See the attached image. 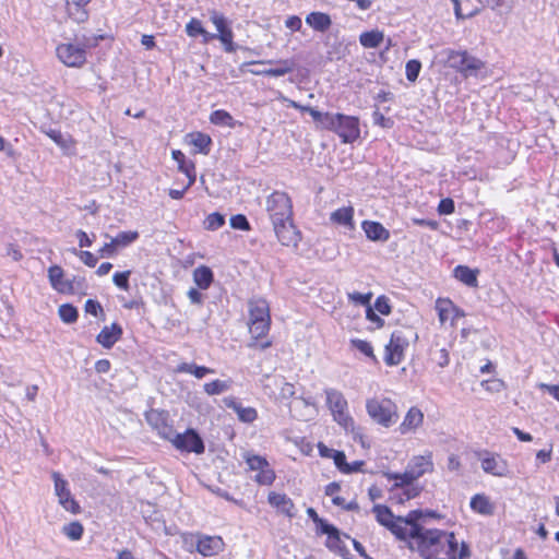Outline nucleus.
<instances>
[{
    "label": "nucleus",
    "mask_w": 559,
    "mask_h": 559,
    "mask_svg": "<svg viewBox=\"0 0 559 559\" xmlns=\"http://www.w3.org/2000/svg\"><path fill=\"white\" fill-rule=\"evenodd\" d=\"M407 546L421 559H468L471 557L468 545L465 542L459 544L454 532L439 528H426L414 538H409Z\"/></svg>",
    "instance_id": "obj_1"
},
{
    "label": "nucleus",
    "mask_w": 559,
    "mask_h": 559,
    "mask_svg": "<svg viewBox=\"0 0 559 559\" xmlns=\"http://www.w3.org/2000/svg\"><path fill=\"white\" fill-rule=\"evenodd\" d=\"M272 318L269 301L263 297H252L248 300V329L250 341L248 347L265 350L273 344L269 337Z\"/></svg>",
    "instance_id": "obj_2"
},
{
    "label": "nucleus",
    "mask_w": 559,
    "mask_h": 559,
    "mask_svg": "<svg viewBox=\"0 0 559 559\" xmlns=\"http://www.w3.org/2000/svg\"><path fill=\"white\" fill-rule=\"evenodd\" d=\"M325 404L331 412L333 420L337 423L346 433L350 435L354 441L366 447L367 436L364 429L356 425L354 418L348 413V403L344 394L336 389H325Z\"/></svg>",
    "instance_id": "obj_3"
},
{
    "label": "nucleus",
    "mask_w": 559,
    "mask_h": 559,
    "mask_svg": "<svg viewBox=\"0 0 559 559\" xmlns=\"http://www.w3.org/2000/svg\"><path fill=\"white\" fill-rule=\"evenodd\" d=\"M102 38V36L95 37L93 43L90 39H84L81 44L60 43L56 47V56L66 67L80 69L87 61V49L95 47Z\"/></svg>",
    "instance_id": "obj_4"
},
{
    "label": "nucleus",
    "mask_w": 559,
    "mask_h": 559,
    "mask_svg": "<svg viewBox=\"0 0 559 559\" xmlns=\"http://www.w3.org/2000/svg\"><path fill=\"white\" fill-rule=\"evenodd\" d=\"M369 417L378 425L389 428L399 419L396 403L390 397H372L366 402Z\"/></svg>",
    "instance_id": "obj_5"
},
{
    "label": "nucleus",
    "mask_w": 559,
    "mask_h": 559,
    "mask_svg": "<svg viewBox=\"0 0 559 559\" xmlns=\"http://www.w3.org/2000/svg\"><path fill=\"white\" fill-rule=\"evenodd\" d=\"M384 476L393 481L389 489L390 500L392 503L403 504L418 497L421 492V487L416 484V480L404 477L402 473H384Z\"/></svg>",
    "instance_id": "obj_6"
},
{
    "label": "nucleus",
    "mask_w": 559,
    "mask_h": 559,
    "mask_svg": "<svg viewBox=\"0 0 559 559\" xmlns=\"http://www.w3.org/2000/svg\"><path fill=\"white\" fill-rule=\"evenodd\" d=\"M265 212L270 223L295 217L292 197L281 190H274L265 198Z\"/></svg>",
    "instance_id": "obj_7"
},
{
    "label": "nucleus",
    "mask_w": 559,
    "mask_h": 559,
    "mask_svg": "<svg viewBox=\"0 0 559 559\" xmlns=\"http://www.w3.org/2000/svg\"><path fill=\"white\" fill-rule=\"evenodd\" d=\"M47 277L51 288L61 295H74L78 288H82V294H85V278L73 276V278H66V272L62 266L58 264L50 265L47 270Z\"/></svg>",
    "instance_id": "obj_8"
},
{
    "label": "nucleus",
    "mask_w": 559,
    "mask_h": 559,
    "mask_svg": "<svg viewBox=\"0 0 559 559\" xmlns=\"http://www.w3.org/2000/svg\"><path fill=\"white\" fill-rule=\"evenodd\" d=\"M409 347V340L404 331L395 330L391 333L389 342L384 345L383 361L388 367L401 365Z\"/></svg>",
    "instance_id": "obj_9"
},
{
    "label": "nucleus",
    "mask_w": 559,
    "mask_h": 559,
    "mask_svg": "<svg viewBox=\"0 0 559 559\" xmlns=\"http://www.w3.org/2000/svg\"><path fill=\"white\" fill-rule=\"evenodd\" d=\"M447 59L450 68L461 73L464 78L477 75L485 68V62L472 56L467 50H449Z\"/></svg>",
    "instance_id": "obj_10"
},
{
    "label": "nucleus",
    "mask_w": 559,
    "mask_h": 559,
    "mask_svg": "<svg viewBox=\"0 0 559 559\" xmlns=\"http://www.w3.org/2000/svg\"><path fill=\"white\" fill-rule=\"evenodd\" d=\"M475 455L480 462V467L485 474L503 478L511 473L509 462L497 452L489 450H478Z\"/></svg>",
    "instance_id": "obj_11"
},
{
    "label": "nucleus",
    "mask_w": 559,
    "mask_h": 559,
    "mask_svg": "<svg viewBox=\"0 0 559 559\" xmlns=\"http://www.w3.org/2000/svg\"><path fill=\"white\" fill-rule=\"evenodd\" d=\"M243 460L248 465L249 471L257 472L254 481L260 486H271L275 478V471L271 467L269 461L261 455L247 452L243 454Z\"/></svg>",
    "instance_id": "obj_12"
},
{
    "label": "nucleus",
    "mask_w": 559,
    "mask_h": 559,
    "mask_svg": "<svg viewBox=\"0 0 559 559\" xmlns=\"http://www.w3.org/2000/svg\"><path fill=\"white\" fill-rule=\"evenodd\" d=\"M280 99H282L283 102H286L287 105L292 108H295L301 112H308L311 116V118L313 119V121L316 122L317 128L324 130V131H330V132L334 131L335 124L340 118L341 112H336V114L329 112V111L322 112V111H320L316 108H312L310 106L301 105V104H299L293 99H289L283 95H281Z\"/></svg>",
    "instance_id": "obj_13"
},
{
    "label": "nucleus",
    "mask_w": 559,
    "mask_h": 559,
    "mask_svg": "<svg viewBox=\"0 0 559 559\" xmlns=\"http://www.w3.org/2000/svg\"><path fill=\"white\" fill-rule=\"evenodd\" d=\"M169 442L180 452L203 454L205 445L203 439L193 428H188L181 433H173Z\"/></svg>",
    "instance_id": "obj_14"
},
{
    "label": "nucleus",
    "mask_w": 559,
    "mask_h": 559,
    "mask_svg": "<svg viewBox=\"0 0 559 559\" xmlns=\"http://www.w3.org/2000/svg\"><path fill=\"white\" fill-rule=\"evenodd\" d=\"M277 241L284 247L297 248L302 239V233L295 223V217L271 223Z\"/></svg>",
    "instance_id": "obj_15"
},
{
    "label": "nucleus",
    "mask_w": 559,
    "mask_h": 559,
    "mask_svg": "<svg viewBox=\"0 0 559 559\" xmlns=\"http://www.w3.org/2000/svg\"><path fill=\"white\" fill-rule=\"evenodd\" d=\"M435 472V462L432 451H425L423 454L414 455L408 461L405 471L402 473L404 477L417 480L426 474Z\"/></svg>",
    "instance_id": "obj_16"
},
{
    "label": "nucleus",
    "mask_w": 559,
    "mask_h": 559,
    "mask_svg": "<svg viewBox=\"0 0 559 559\" xmlns=\"http://www.w3.org/2000/svg\"><path fill=\"white\" fill-rule=\"evenodd\" d=\"M333 133H335L344 144L356 142L360 138L359 118L341 114Z\"/></svg>",
    "instance_id": "obj_17"
},
{
    "label": "nucleus",
    "mask_w": 559,
    "mask_h": 559,
    "mask_svg": "<svg viewBox=\"0 0 559 559\" xmlns=\"http://www.w3.org/2000/svg\"><path fill=\"white\" fill-rule=\"evenodd\" d=\"M145 420L148 426L164 440L169 441L175 432L169 413L165 409H150L145 413Z\"/></svg>",
    "instance_id": "obj_18"
},
{
    "label": "nucleus",
    "mask_w": 559,
    "mask_h": 559,
    "mask_svg": "<svg viewBox=\"0 0 559 559\" xmlns=\"http://www.w3.org/2000/svg\"><path fill=\"white\" fill-rule=\"evenodd\" d=\"M51 476L55 483V493L58 497L60 506L71 514L75 515L81 513V506L72 496L68 481L63 479L58 472H53Z\"/></svg>",
    "instance_id": "obj_19"
},
{
    "label": "nucleus",
    "mask_w": 559,
    "mask_h": 559,
    "mask_svg": "<svg viewBox=\"0 0 559 559\" xmlns=\"http://www.w3.org/2000/svg\"><path fill=\"white\" fill-rule=\"evenodd\" d=\"M372 514L374 515L376 521L381 526L385 527L395 538L401 540L402 527L397 520H400V515H395L392 510L382 503H374L371 509Z\"/></svg>",
    "instance_id": "obj_20"
},
{
    "label": "nucleus",
    "mask_w": 559,
    "mask_h": 559,
    "mask_svg": "<svg viewBox=\"0 0 559 559\" xmlns=\"http://www.w3.org/2000/svg\"><path fill=\"white\" fill-rule=\"evenodd\" d=\"M436 310L441 324L450 322L451 325H454L459 319L465 317V312L454 305L450 298H438Z\"/></svg>",
    "instance_id": "obj_21"
},
{
    "label": "nucleus",
    "mask_w": 559,
    "mask_h": 559,
    "mask_svg": "<svg viewBox=\"0 0 559 559\" xmlns=\"http://www.w3.org/2000/svg\"><path fill=\"white\" fill-rule=\"evenodd\" d=\"M423 516L420 510L409 511L406 516H400L399 523L402 527L401 540L408 542L409 538H414L426 528L421 526L418 521Z\"/></svg>",
    "instance_id": "obj_22"
},
{
    "label": "nucleus",
    "mask_w": 559,
    "mask_h": 559,
    "mask_svg": "<svg viewBox=\"0 0 559 559\" xmlns=\"http://www.w3.org/2000/svg\"><path fill=\"white\" fill-rule=\"evenodd\" d=\"M275 63V68H270L261 71L251 70L250 72L254 75H265V76H283L287 73H290L295 69V62L293 59H281L277 61L273 60H254L250 61L249 64H272Z\"/></svg>",
    "instance_id": "obj_23"
},
{
    "label": "nucleus",
    "mask_w": 559,
    "mask_h": 559,
    "mask_svg": "<svg viewBox=\"0 0 559 559\" xmlns=\"http://www.w3.org/2000/svg\"><path fill=\"white\" fill-rule=\"evenodd\" d=\"M225 548L224 539L221 536L200 535L197 540V551L204 557H213Z\"/></svg>",
    "instance_id": "obj_24"
},
{
    "label": "nucleus",
    "mask_w": 559,
    "mask_h": 559,
    "mask_svg": "<svg viewBox=\"0 0 559 559\" xmlns=\"http://www.w3.org/2000/svg\"><path fill=\"white\" fill-rule=\"evenodd\" d=\"M425 416L423 411L417 406H412L406 412L402 423L399 426L401 435L415 432L424 424Z\"/></svg>",
    "instance_id": "obj_25"
},
{
    "label": "nucleus",
    "mask_w": 559,
    "mask_h": 559,
    "mask_svg": "<svg viewBox=\"0 0 559 559\" xmlns=\"http://www.w3.org/2000/svg\"><path fill=\"white\" fill-rule=\"evenodd\" d=\"M123 330L117 322L110 325H105L96 336V342L104 348H111L118 341L121 340Z\"/></svg>",
    "instance_id": "obj_26"
},
{
    "label": "nucleus",
    "mask_w": 559,
    "mask_h": 559,
    "mask_svg": "<svg viewBox=\"0 0 559 559\" xmlns=\"http://www.w3.org/2000/svg\"><path fill=\"white\" fill-rule=\"evenodd\" d=\"M224 404L227 408L233 409L240 421L251 424L258 418V411L252 406H242L237 399L229 396L224 399Z\"/></svg>",
    "instance_id": "obj_27"
},
{
    "label": "nucleus",
    "mask_w": 559,
    "mask_h": 559,
    "mask_svg": "<svg viewBox=\"0 0 559 559\" xmlns=\"http://www.w3.org/2000/svg\"><path fill=\"white\" fill-rule=\"evenodd\" d=\"M212 23L215 25L218 32V38L224 44L225 50L228 52L234 51L233 39L234 34L230 27L227 25L225 17L216 12H213L211 16Z\"/></svg>",
    "instance_id": "obj_28"
},
{
    "label": "nucleus",
    "mask_w": 559,
    "mask_h": 559,
    "mask_svg": "<svg viewBox=\"0 0 559 559\" xmlns=\"http://www.w3.org/2000/svg\"><path fill=\"white\" fill-rule=\"evenodd\" d=\"M185 141L193 146V154L207 155L211 152L212 139L206 133L192 131L186 135Z\"/></svg>",
    "instance_id": "obj_29"
},
{
    "label": "nucleus",
    "mask_w": 559,
    "mask_h": 559,
    "mask_svg": "<svg viewBox=\"0 0 559 559\" xmlns=\"http://www.w3.org/2000/svg\"><path fill=\"white\" fill-rule=\"evenodd\" d=\"M471 510L483 516H492L496 511L495 502L486 493H475L469 500Z\"/></svg>",
    "instance_id": "obj_30"
},
{
    "label": "nucleus",
    "mask_w": 559,
    "mask_h": 559,
    "mask_svg": "<svg viewBox=\"0 0 559 559\" xmlns=\"http://www.w3.org/2000/svg\"><path fill=\"white\" fill-rule=\"evenodd\" d=\"M355 210L353 205L336 209L330 214V221L336 226H342L348 230H354L355 225Z\"/></svg>",
    "instance_id": "obj_31"
},
{
    "label": "nucleus",
    "mask_w": 559,
    "mask_h": 559,
    "mask_svg": "<svg viewBox=\"0 0 559 559\" xmlns=\"http://www.w3.org/2000/svg\"><path fill=\"white\" fill-rule=\"evenodd\" d=\"M267 501L273 508L284 515L288 518L295 516V503L287 495L271 491L267 495Z\"/></svg>",
    "instance_id": "obj_32"
},
{
    "label": "nucleus",
    "mask_w": 559,
    "mask_h": 559,
    "mask_svg": "<svg viewBox=\"0 0 559 559\" xmlns=\"http://www.w3.org/2000/svg\"><path fill=\"white\" fill-rule=\"evenodd\" d=\"M92 0H66L68 16L75 23H84L88 20L87 4Z\"/></svg>",
    "instance_id": "obj_33"
},
{
    "label": "nucleus",
    "mask_w": 559,
    "mask_h": 559,
    "mask_svg": "<svg viewBox=\"0 0 559 559\" xmlns=\"http://www.w3.org/2000/svg\"><path fill=\"white\" fill-rule=\"evenodd\" d=\"M361 229L364 230L366 237L371 241H388L390 238V231L377 221H362Z\"/></svg>",
    "instance_id": "obj_34"
},
{
    "label": "nucleus",
    "mask_w": 559,
    "mask_h": 559,
    "mask_svg": "<svg viewBox=\"0 0 559 559\" xmlns=\"http://www.w3.org/2000/svg\"><path fill=\"white\" fill-rule=\"evenodd\" d=\"M319 534L326 535L325 546L330 550L342 552L345 549L340 531L334 525L328 523L323 526Z\"/></svg>",
    "instance_id": "obj_35"
},
{
    "label": "nucleus",
    "mask_w": 559,
    "mask_h": 559,
    "mask_svg": "<svg viewBox=\"0 0 559 559\" xmlns=\"http://www.w3.org/2000/svg\"><path fill=\"white\" fill-rule=\"evenodd\" d=\"M333 462L336 468L343 474H352L360 472L362 466L365 465L364 461H354L348 463L346 461V455L343 451H338L335 453Z\"/></svg>",
    "instance_id": "obj_36"
},
{
    "label": "nucleus",
    "mask_w": 559,
    "mask_h": 559,
    "mask_svg": "<svg viewBox=\"0 0 559 559\" xmlns=\"http://www.w3.org/2000/svg\"><path fill=\"white\" fill-rule=\"evenodd\" d=\"M454 277L461 283L469 287L478 286V270H473L466 265H457L454 267Z\"/></svg>",
    "instance_id": "obj_37"
},
{
    "label": "nucleus",
    "mask_w": 559,
    "mask_h": 559,
    "mask_svg": "<svg viewBox=\"0 0 559 559\" xmlns=\"http://www.w3.org/2000/svg\"><path fill=\"white\" fill-rule=\"evenodd\" d=\"M306 23L314 31L325 32L330 28L332 21L326 13L311 12L306 16Z\"/></svg>",
    "instance_id": "obj_38"
},
{
    "label": "nucleus",
    "mask_w": 559,
    "mask_h": 559,
    "mask_svg": "<svg viewBox=\"0 0 559 559\" xmlns=\"http://www.w3.org/2000/svg\"><path fill=\"white\" fill-rule=\"evenodd\" d=\"M384 40V33L378 28L362 32L359 35V43L364 48H378Z\"/></svg>",
    "instance_id": "obj_39"
},
{
    "label": "nucleus",
    "mask_w": 559,
    "mask_h": 559,
    "mask_svg": "<svg viewBox=\"0 0 559 559\" xmlns=\"http://www.w3.org/2000/svg\"><path fill=\"white\" fill-rule=\"evenodd\" d=\"M212 270L206 265H200L193 271V281L200 289H207L213 283Z\"/></svg>",
    "instance_id": "obj_40"
},
{
    "label": "nucleus",
    "mask_w": 559,
    "mask_h": 559,
    "mask_svg": "<svg viewBox=\"0 0 559 559\" xmlns=\"http://www.w3.org/2000/svg\"><path fill=\"white\" fill-rule=\"evenodd\" d=\"M175 371L177 373H189L194 376L197 379H202L207 374L214 373V370L205 367V366H198L194 364H188V362H181L179 364Z\"/></svg>",
    "instance_id": "obj_41"
},
{
    "label": "nucleus",
    "mask_w": 559,
    "mask_h": 559,
    "mask_svg": "<svg viewBox=\"0 0 559 559\" xmlns=\"http://www.w3.org/2000/svg\"><path fill=\"white\" fill-rule=\"evenodd\" d=\"M210 121L216 126H226L229 128H235L236 126V121L234 120L233 116L224 109L212 111L210 115Z\"/></svg>",
    "instance_id": "obj_42"
},
{
    "label": "nucleus",
    "mask_w": 559,
    "mask_h": 559,
    "mask_svg": "<svg viewBox=\"0 0 559 559\" xmlns=\"http://www.w3.org/2000/svg\"><path fill=\"white\" fill-rule=\"evenodd\" d=\"M186 33L189 37L195 38L198 36H203L204 40L207 41L209 38H213L214 35L209 36V33L202 25V22L195 17H192L186 25Z\"/></svg>",
    "instance_id": "obj_43"
},
{
    "label": "nucleus",
    "mask_w": 559,
    "mask_h": 559,
    "mask_svg": "<svg viewBox=\"0 0 559 559\" xmlns=\"http://www.w3.org/2000/svg\"><path fill=\"white\" fill-rule=\"evenodd\" d=\"M140 237L139 231L136 230H126L120 231L111 239L114 240L115 245L117 246L118 250L126 248L130 246L131 243L135 242Z\"/></svg>",
    "instance_id": "obj_44"
},
{
    "label": "nucleus",
    "mask_w": 559,
    "mask_h": 559,
    "mask_svg": "<svg viewBox=\"0 0 559 559\" xmlns=\"http://www.w3.org/2000/svg\"><path fill=\"white\" fill-rule=\"evenodd\" d=\"M58 314L62 322L71 324L78 321L79 311L72 304H62L58 308Z\"/></svg>",
    "instance_id": "obj_45"
},
{
    "label": "nucleus",
    "mask_w": 559,
    "mask_h": 559,
    "mask_svg": "<svg viewBox=\"0 0 559 559\" xmlns=\"http://www.w3.org/2000/svg\"><path fill=\"white\" fill-rule=\"evenodd\" d=\"M62 533L70 539V540H80L83 537L84 534V526L79 521H72L62 527Z\"/></svg>",
    "instance_id": "obj_46"
},
{
    "label": "nucleus",
    "mask_w": 559,
    "mask_h": 559,
    "mask_svg": "<svg viewBox=\"0 0 559 559\" xmlns=\"http://www.w3.org/2000/svg\"><path fill=\"white\" fill-rule=\"evenodd\" d=\"M350 345L353 348L357 349L366 357L372 359L373 361H377V356L374 354L373 346L370 342L360 338H352Z\"/></svg>",
    "instance_id": "obj_47"
},
{
    "label": "nucleus",
    "mask_w": 559,
    "mask_h": 559,
    "mask_svg": "<svg viewBox=\"0 0 559 559\" xmlns=\"http://www.w3.org/2000/svg\"><path fill=\"white\" fill-rule=\"evenodd\" d=\"M171 157L177 163L178 170L182 174L191 169V167H195V163L191 159H188L185 153L180 150H174L171 152Z\"/></svg>",
    "instance_id": "obj_48"
},
{
    "label": "nucleus",
    "mask_w": 559,
    "mask_h": 559,
    "mask_svg": "<svg viewBox=\"0 0 559 559\" xmlns=\"http://www.w3.org/2000/svg\"><path fill=\"white\" fill-rule=\"evenodd\" d=\"M229 389V383L219 379L206 382L203 390L207 395H217Z\"/></svg>",
    "instance_id": "obj_49"
},
{
    "label": "nucleus",
    "mask_w": 559,
    "mask_h": 559,
    "mask_svg": "<svg viewBox=\"0 0 559 559\" xmlns=\"http://www.w3.org/2000/svg\"><path fill=\"white\" fill-rule=\"evenodd\" d=\"M225 224V216L218 212L209 214L204 219V227L207 230H217Z\"/></svg>",
    "instance_id": "obj_50"
},
{
    "label": "nucleus",
    "mask_w": 559,
    "mask_h": 559,
    "mask_svg": "<svg viewBox=\"0 0 559 559\" xmlns=\"http://www.w3.org/2000/svg\"><path fill=\"white\" fill-rule=\"evenodd\" d=\"M421 63L417 59H412L406 62L405 75L409 82H415L419 75Z\"/></svg>",
    "instance_id": "obj_51"
},
{
    "label": "nucleus",
    "mask_w": 559,
    "mask_h": 559,
    "mask_svg": "<svg viewBox=\"0 0 559 559\" xmlns=\"http://www.w3.org/2000/svg\"><path fill=\"white\" fill-rule=\"evenodd\" d=\"M130 276H131L130 270H127L123 272H116L112 275V282L119 289L128 292L130 289V284H129Z\"/></svg>",
    "instance_id": "obj_52"
},
{
    "label": "nucleus",
    "mask_w": 559,
    "mask_h": 559,
    "mask_svg": "<svg viewBox=\"0 0 559 559\" xmlns=\"http://www.w3.org/2000/svg\"><path fill=\"white\" fill-rule=\"evenodd\" d=\"M372 296L373 294L371 292H368L366 294H361L358 292L347 294V298L349 301L354 302L355 305L365 306L366 309L368 307H371L370 301L372 299Z\"/></svg>",
    "instance_id": "obj_53"
},
{
    "label": "nucleus",
    "mask_w": 559,
    "mask_h": 559,
    "mask_svg": "<svg viewBox=\"0 0 559 559\" xmlns=\"http://www.w3.org/2000/svg\"><path fill=\"white\" fill-rule=\"evenodd\" d=\"M372 308L374 311H377L378 313H380L382 316H389L392 312V306L390 304V299L384 295L377 297Z\"/></svg>",
    "instance_id": "obj_54"
},
{
    "label": "nucleus",
    "mask_w": 559,
    "mask_h": 559,
    "mask_svg": "<svg viewBox=\"0 0 559 559\" xmlns=\"http://www.w3.org/2000/svg\"><path fill=\"white\" fill-rule=\"evenodd\" d=\"M366 319L372 324L369 331L380 330L385 324V321L373 310L372 306L366 309Z\"/></svg>",
    "instance_id": "obj_55"
},
{
    "label": "nucleus",
    "mask_w": 559,
    "mask_h": 559,
    "mask_svg": "<svg viewBox=\"0 0 559 559\" xmlns=\"http://www.w3.org/2000/svg\"><path fill=\"white\" fill-rule=\"evenodd\" d=\"M84 310L86 313L92 314L96 318L105 316L100 302L95 299H87L84 305Z\"/></svg>",
    "instance_id": "obj_56"
},
{
    "label": "nucleus",
    "mask_w": 559,
    "mask_h": 559,
    "mask_svg": "<svg viewBox=\"0 0 559 559\" xmlns=\"http://www.w3.org/2000/svg\"><path fill=\"white\" fill-rule=\"evenodd\" d=\"M229 222L230 226L235 229L248 231L251 228L249 221L243 214H236L231 216Z\"/></svg>",
    "instance_id": "obj_57"
},
{
    "label": "nucleus",
    "mask_w": 559,
    "mask_h": 559,
    "mask_svg": "<svg viewBox=\"0 0 559 559\" xmlns=\"http://www.w3.org/2000/svg\"><path fill=\"white\" fill-rule=\"evenodd\" d=\"M76 257L80 259V261L85 264L88 267L96 266L98 262V258L91 251L81 250V251H74Z\"/></svg>",
    "instance_id": "obj_58"
},
{
    "label": "nucleus",
    "mask_w": 559,
    "mask_h": 559,
    "mask_svg": "<svg viewBox=\"0 0 559 559\" xmlns=\"http://www.w3.org/2000/svg\"><path fill=\"white\" fill-rule=\"evenodd\" d=\"M437 210L441 215H450L455 211L454 201L451 198H444L439 202Z\"/></svg>",
    "instance_id": "obj_59"
},
{
    "label": "nucleus",
    "mask_w": 559,
    "mask_h": 559,
    "mask_svg": "<svg viewBox=\"0 0 559 559\" xmlns=\"http://www.w3.org/2000/svg\"><path fill=\"white\" fill-rule=\"evenodd\" d=\"M118 253V248L111 239L109 242H105L98 250L100 258H112Z\"/></svg>",
    "instance_id": "obj_60"
},
{
    "label": "nucleus",
    "mask_w": 559,
    "mask_h": 559,
    "mask_svg": "<svg viewBox=\"0 0 559 559\" xmlns=\"http://www.w3.org/2000/svg\"><path fill=\"white\" fill-rule=\"evenodd\" d=\"M332 503L334 506L341 507L344 510L347 511H358L359 506L356 501L346 502L345 498L341 497L340 495L335 496L334 499H332Z\"/></svg>",
    "instance_id": "obj_61"
},
{
    "label": "nucleus",
    "mask_w": 559,
    "mask_h": 559,
    "mask_svg": "<svg viewBox=\"0 0 559 559\" xmlns=\"http://www.w3.org/2000/svg\"><path fill=\"white\" fill-rule=\"evenodd\" d=\"M481 5L497 10L502 7H512L513 0H477Z\"/></svg>",
    "instance_id": "obj_62"
},
{
    "label": "nucleus",
    "mask_w": 559,
    "mask_h": 559,
    "mask_svg": "<svg viewBox=\"0 0 559 559\" xmlns=\"http://www.w3.org/2000/svg\"><path fill=\"white\" fill-rule=\"evenodd\" d=\"M447 467L449 472L452 473H461L462 471V462L457 454H451L448 457Z\"/></svg>",
    "instance_id": "obj_63"
},
{
    "label": "nucleus",
    "mask_w": 559,
    "mask_h": 559,
    "mask_svg": "<svg viewBox=\"0 0 559 559\" xmlns=\"http://www.w3.org/2000/svg\"><path fill=\"white\" fill-rule=\"evenodd\" d=\"M368 497H369L370 501L376 503L378 500L383 498V487L376 483L372 484L368 488Z\"/></svg>",
    "instance_id": "obj_64"
}]
</instances>
